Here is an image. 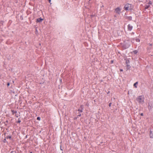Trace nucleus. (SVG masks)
<instances>
[{
    "mask_svg": "<svg viewBox=\"0 0 153 153\" xmlns=\"http://www.w3.org/2000/svg\"><path fill=\"white\" fill-rule=\"evenodd\" d=\"M133 27L130 24L128 26V29L129 30H131L132 29Z\"/></svg>",
    "mask_w": 153,
    "mask_h": 153,
    "instance_id": "nucleus-5",
    "label": "nucleus"
},
{
    "mask_svg": "<svg viewBox=\"0 0 153 153\" xmlns=\"http://www.w3.org/2000/svg\"><path fill=\"white\" fill-rule=\"evenodd\" d=\"M152 4V2L151 1H149L146 4L145 6V9H148L150 6L151 4Z\"/></svg>",
    "mask_w": 153,
    "mask_h": 153,
    "instance_id": "nucleus-3",
    "label": "nucleus"
},
{
    "mask_svg": "<svg viewBox=\"0 0 153 153\" xmlns=\"http://www.w3.org/2000/svg\"><path fill=\"white\" fill-rule=\"evenodd\" d=\"M120 71H123V69H120Z\"/></svg>",
    "mask_w": 153,
    "mask_h": 153,
    "instance_id": "nucleus-21",
    "label": "nucleus"
},
{
    "mask_svg": "<svg viewBox=\"0 0 153 153\" xmlns=\"http://www.w3.org/2000/svg\"><path fill=\"white\" fill-rule=\"evenodd\" d=\"M111 103H110L109 104V107L111 106Z\"/></svg>",
    "mask_w": 153,
    "mask_h": 153,
    "instance_id": "nucleus-19",
    "label": "nucleus"
},
{
    "mask_svg": "<svg viewBox=\"0 0 153 153\" xmlns=\"http://www.w3.org/2000/svg\"><path fill=\"white\" fill-rule=\"evenodd\" d=\"M128 19L131 20L132 19V17H128Z\"/></svg>",
    "mask_w": 153,
    "mask_h": 153,
    "instance_id": "nucleus-15",
    "label": "nucleus"
},
{
    "mask_svg": "<svg viewBox=\"0 0 153 153\" xmlns=\"http://www.w3.org/2000/svg\"><path fill=\"white\" fill-rule=\"evenodd\" d=\"M9 138V139H11V136H8L7 137V138Z\"/></svg>",
    "mask_w": 153,
    "mask_h": 153,
    "instance_id": "nucleus-16",
    "label": "nucleus"
},
{
    "mask_svg": "<svg viewBox=\"0 0 153 153\" xmlns=\"http://www.w3.org/2000/svg\"><path fill=\"white\" fill-rule=\"evenodd\" d=\"M21 122V120H19L18 121L17 123H20V122Z\"/></svg>",
    "mask_w": 153,
    "mask_h": 153,
    "instance_id": "nucleus-17",
    "label": "nucleus"
},
{
    "mask_svg": "<svg viewBox=\"0 0 153 153\" xmlns=\"http://www.w3.org/2000/svg\"><path fill=\"white\" fill-rule=\"evenodd\" d=\"M78 111H80L81 112H82V110L80 109H78Z\"/></svg>",
    "mask_w": 153,
    "mask_h": 153,
    "instance_id": "nucleus-13",
    "label": "nucleus"
},
{
    "mask_svg": "<svg viewBox=\"0 0 153 153\" xmlns=\"http://www.w3.org/2000/svg\"><path fill=\"white\" fill-rule=\"evenodd\" d=\"M11 111L13 112V114H15V113H17V111H15L12 110Z\"/></svg>",
    "mask_w": 153,
    "mask_h": 153,
    "instance_id": "nucleus-10",
    "label": "nucleus"
},
{
    "mask_svg": "<svg viewBox=\"0 0 153 153\" xmlns=\"http://www.w3.org/2000/svg\"><path fill=\"white\" fill-rule=\"evenodd\" d=\"M131 5L129 4H127L124 7V9L126 10H131Z\"/></svg>",
    "mask_w": 153,
    "mask_h": 153,
    "instance_id": "nucleus-2",
    "label": "nucleus"
},
{
    "mask_svg": "<svg viewBox=\"0 0 153 153\" xmlns=\"http://www.w3.org/2000/svg\"><path fill=\"white\" fill-rule=\"evenodd\" d=\"M127 69H129L130 68V66L129 65H128V64H127L126 65Z\"/></svg>",
    "mask_w": 153,
    "mask_h": 153,
    "instance_id": "nucleus-11",
    "label": "nucleus"
},
{
    "mask_svg": "<svg viewBox=\"0 0 153 153\" xmlns=\"http://www.w3.org/2000/svg\"><path fill=\"white\" fill-rule=\"evenodd\" d=\"M37 119L38 120H40V118L39 117H38L37 118Z\"/></svg>",
    "mask_w": 153,
    "mask_h": 153,
    "instance_id": "nucleus-14",
    "label": "nucleus"
},
{
    "mask_svg": "<svg viewBox=\"0 0 153 153\" xmlns=\"http://www.w3.org/2000/svg\"><path fill=\"white\" fill-rule=\"evenodd\" d=\"M81 116V114H79V115H78V116H79V117Z\"/></svg>",
    "mask_w": 153,
    "mask_h": 153,
    "instance_id": "nucleus-22",
    "label": "nucleus"
},
{
    "mask_svg": "<svg viewBox=\"0 0 153 153\" xmlns=\"http://www.w3.org/2000/svg\"><path fill=\"white\" fill-rule=\"evenodd\" d=\"M138 52V51L137 50L134 51H133L131 52V53H134L135 54H136Z\"/></svg>",
    "mask_w": 153,
    "mask_h": 153,
    "instance_id": "nucleus-9",
    "label": "nucleus"
},
{
    "mask_svg": "<svg viewBox=\"0 0 153 153\" xmlns=\"http://www.w3.org/2000/svg\"><path fill=\"white\" fill-rule=\"evenodd\" d=\"M49 0V2L50 3V2H51V0Z\"/></svg>",
    "mask_w": 153,
    "mask_h": 153,
    "instance_id": "nucleus-24",
    "label": "nucleus"
},
{
    "mask_svg": "<svg viewBox=\"0 0 153 153\" xmlns=\"http://www.w3.org/2000/svg\"><path fill=\"white\" fill-rule=\"evenodd\" d=\"M10 85V83H9V82L8 83H7V86H9V85Z\"/></svg>",
    "mask_w": 153,
    "mask_h": 153,
    "instance_id": "nucleus-18",
    "label": "nucleus"
},
{
    "mask_svg": "<svg viewBox=\"0 0 153 153\" xmlns=\"http://www.w3.org/2000/svg\"><path fill=\"white\" fill-rule=\"evenodd\" d=\"M141 116H143V113H141Z\"/></svg>",
    "mask_w": 153,
    "mask_h": 153,
    "instance_id": "nucleus-20",
    "label": "nucleus"
},
{
    "mask_svg": "<svg viewBox=\"0 0 153 153\" xmlns=\"http://www.w3.org/2000/svg\"><path fill=\"white\" fill-rule=\"evenodd\" d=\"M125 60L126 61V64H128L130 63V59H128L127 58H126L125 59Z\"/></svg>",
    "mask_w": 153,
    "mask_h": 153,
    "instance_id": "nucleus-6",
    "label": "nucleus"
},
{
    "mask_svg": "<svg viewBox=\"0 0 153 153\" xmlns=\"http://www.w3.org/2000/svg\"><path fill=\"white\" fill-rule=\"evenodd\" d=\"M138 82H136L135 83H134V87L135 88H137V85L138 84Z\"/></svg>",
    "mask_w": 153,
    "mask_h": 153,
    "instance_id": "nucleus-8",
    "label": "nucleus"
},
{
    "mask_svg": "<svg viewBox=\"0 0 153 153\" xmlns=\"http://www.w3.org/2000/svg\"><path fill=\"white\" fill-rule=\"evenodd\" d=\"M144 97L143 96H139L137 98V100L140 103H143L144 102Z\"/></svg>",
    "mask_w": 153,
    "mask_h": 153,
    "instance_id": "nucleus-1",
    "label": "nucleus"
},
{
    "mask_svg": "<svg viewBox=\"0 0 153 153\" xmlns=\"http://www.w3.org/2000/svg\"><path fill=\"white\" fill-rule=\"evenodd\" d=\"M149 45H150V46H152V44H149Z\"/></svg>",
    "mask_w": 153,
    "mask_h": 153,
    "instance_id": "nucleus-23",
    "label": "nucleus"
},
{
    "mask_svg": "<svg viewBox=\"0 0 153 153\" xmlns=\"http://www.w3.org/2000/svg\"><path fill=\"white\" fill-rule=\"evenodd\" d=\"M136 41L137 42H140V40L138 38H137L136 39Z\"/></svg>",
    "mask_w": 153,
    "mask_h": 153,
    "instance_id": "nucleus-12",
    "label": "nucleus"
},
{
    "mask_svg": "<svg viewBox=\"0 0 153 153\" xmlns=\"http://www.w3.org/2000/svg\"><path fill=\"white\" fill-rule=\"evenodd\" d=\"M43 20V19H42L41 18H39L37 19H36V22H41Z\"/></svg>",
    "mask_w": 153,
    "mask_h": 153,
    "instance_id": "nucleus-7",
    "label": "nucleus"
},
{
    "mask_svg": "<svg viewBox=\"0 0 153 153\" xmlns=\"http://www.w3.org/2000/svg\"><path fill=\"white\" fill-rule=\"evenodd\" d=\"M120 11H121V9L119 7L117 8L115 10V12L116 13H118V14H120Z\"/></svg>",
    "mask_w": 153,
    "mask_h": 153,
    "instance_id": "nucleus-4",
    "label": "nucleus"
}]
</instances>
